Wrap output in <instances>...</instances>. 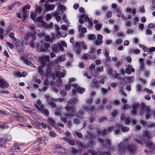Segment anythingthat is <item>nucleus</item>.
Returning a JSON list of instances; mask_svg holds the SVG:
<instances>
[{
    "mask_svg": "<svg viewBox=\"0 0 155 155\" xmlns=\"http://www.w3.org/2000/svg\"><path fill=\"white\" fill-rule=\"evenodd\" d=\"M132 109L130 114L131 115H136L140 109L139 114L144 115L146 119H148L150 117L152 111L148 107H145L144 103H142L139 105L138 102H136L132 105Z\"/></svg>",
    "mask_w": 155,
    "mask_h": 155,
    "instance_id": "obj_1",
    "label": "nucleus"
},
{
    "mask_svg": "<svg viewBox=\"0 0 155 155\" xmlns=\"http://www.w3.org/2000/svg\"><path fill=\"white\" fill-rule=\"evenodd\" d=\"M152 137L151 135L148 130L145 131L144 133L141 136H140V140L137 139H135L134 140L139 144L142 145L144 143L147 144V147L151 150H154L155 149V146L153 142H150V138Z\"/></svg>",
    "mask_w": 155,
    "mask_h": 155,
    "instance_id": "obj_2",
    "label": "nucleus"
},
{
    "mask_svg": "<svg viewBox=\"0 0 155 155\" xmlns=\"http://www.w3.org/2000/svg\"><path fill=\"white\" fill-rule=\"evenodd\" d=\"M130 141L128 139H124L118 145V150L120 154L124 153L127 150L130 152H134L136 150V147L134 145L128 144Z\"/></svg>",
    "mask_w": 155,
    "mask_h": 155,
    "instance_id": "obj_3",
    "label": "nucleus"
},
{
    "mask_svg": "<svg viewBox=\"0 0 155 155\" xmlns=\"http://www.w3.org/2000/svg\"><path fill=\"white\" fill-rule=\"evenodd\" d=\"M49 46V44L46 43H43L42 41H40L37 43L35 48L38 52H45L48 49Z\"/></svg>",
    "mask_w": 155,
    "mask_h": 155,
    "instance_id": "obj_4",
    "label": "nucleus"
},
{
    "mask_svg": "<svg viewBox=\"0 0 155 155\" xmlns=\"http://www.w3.org/2000/svg\"><path fill=\"white\" fill-rule=\"evenodd\" d=\"M98 142L100 143L101 146L103 149L108 148L109 150H110V141L109 139H107L104 142L103 140L101 139H99L97 140Z\"/></svg>",
    "mask_w": 155,
    "mask_h": 155,
    "instance_id": "obj_5",
    "label": "nucleus"
},
{
    "mask_svg": "<svg viewBox=\"0 0 155 155\" xmlns=\"http://www.w3.org/2000/svg\"><path fill=\"white\" fill-rule=\"evenodd\" d=\"M84 138L85 140H87L89 142V143L87 144V146L89 148L92 147L96 144V142L92 140L93 137L92 135L88 134Z\"/></svg>",
    "mask_w": 155,
    "mask_h": 155,
    "instance_id": "obj_6",
    "label": "nucleus"
},
{
    "mask_svg": "<svg viewBox=\"0 0 155 155\" xmlns=\"http://www.w3.org/2000/svg\"><path fill=\"white\" fill-rule=\"evenodd\" d=\"M63 72L56 71L54 74H51V75L54 79L56 77H58L60 79L64 78L66 74V71L65 70H63Z\"/></svg>",
    "mask_w": 155,
    "mask_h": 155,
    "instance_id": "obj_7",
    "label": "nucleus"
},
{
    "mask_svg": "<svg viewBox=\"0 0 155 155\" xmlns=\"http://www.w3.org/2000/svg\"><path fill=\"white\" fill-rule=\"evenodd\" d=\"M65 6L62 5H60L58 7L55 12L53 13V15L55 16L61 15L64 13V11L65 10Z\"/></svg>",
    "mask_w": 155,
    "mask_h": 155,
    "instance_id": "obj_8",
    "label": "nucleus"
},
{
    "mask_svg": "<svg viewBox=\"0 0 155 155\" xmlns=\"http://www.w3.org/2000/svg\"><path fill=\"white\" fill-rule=\"evenodd\" d=\"M35 106L36 108L39 111L42 113L44 109V106L41 104V101L38 100L37 101V104H35Z\"/></svg>",
    "mask_w": 155,
    "mask_h": 155,
    "instance_id": "obj_9",
    "label": "nucleus"
},
{
    "mask_svg": "<svg viewBox=\"0 0 155 155\" xmlns=\"http://www.w3.org/2000/svg\"><path fill=\"white\" fill-rule=\"evenodd\" d=\"M81 42H76L75 44L74 51L77 54H80L81 52V48L80 47Z\"/></svg>",
    "mask_w": 155,
    "mask_h": 155,
    "instance_id": "obj_10",
    "label": "nucleus"
},
{
    "mask_svg": "<svg viewBox=\"0 0 155 155\" xmlns=\"http://www.w3.org/2000/svg\"><path fill=\"white\" fill-rule=\"evenodd\" d=\"M19 60L20 61H23L24 63L27 65L31 66V67L34 66V65L31 64V62L23 56H21L19 58Z\"/></svg>",
    "mask_w": 155,
    "mask_h": 155,
    "instance_id": "obj_11",
    "label": "nucleus"
},
{
    "mask_svg": "<svg viewBox=\"0 0 155 155\" xmlns=\"http://www.w3.org/2000/svg\"><path fill=\"white\" fill-rule=\"evenodd\" d=\"M139 61L140 64L139 66V70L140 71H142L144 70L145 69L144 64L143 62L144 60L142 58H140L139 59Z\"/></svg>",
    "mask_w": 155,
    "mask_h": 155,
    "instance_id": "obj_12",
    "label": "nucleus"
},
{
    "mask_svg": "<svg viewBox=\"0 0 155 155\" xmlns=\"http://www.w3.org/2000/svg\"><path fill=\"white\" fill-rule=\"evenodd\" d=\"M72 86L75 89H77L78 92L80 94H82L85 91V89L84 88L78 87V86L76 84H73Z\"/></svg>",
    "mask_w": 155,
    "mask_h": 155,
    "instance_id": "obj_13",
    "label": "nucleus"
},
{
    "mask_svg": "<svg viewBox=\"0 0 155 155\" xmlns=\"http://www.w3.org/2000/svg\"><path fill=\"white\" fill-rule=\"evenodd\" d=\"M57 101L56 99L51 98L49 99V104L52 108H55L56 107V104L54 102Z\"/></svg>",
    "mask_w": 155,
    "mask_h": 155,
    "instance_id": "obj_14",
    "label": "nucleus"
},
{
    "mask_svg": "<svg viewBox=\"0 0 155 155\" xmlns=\"http://www.w3.org/2000/svg\"><path fill=\"white\" fill-rule=\"evenodd\" d=\"M50 57L48 55L40 57L39 58V60L41 63H44L43 61H49Z\"/></svg>",
    "mask_w": 155,
    "mask_h": 155,
    "instance_id": "obj_15",
    "label": "nucleus"
},
{
    "mask_svg": "<svg viewBox=\"0 0 155 155\" xmlns=\"http://www.w3.org/2000/svg\"><path fill=\"white\" fill-rule=\"evenodd\" d=\"M66 59L65 55H61L60 56L58 57V58L55 59V61L56 62H62Z\"/></svg>",
    "mask_w": 155,
    "mask_h": 155,
    "instance_id": "obj_16",
    "label": "nucleus"
},
{
    "mask_svg": "<svg viewBox=\"0 0 155 155\" xmlns=\"http://www.w3.org/2000/svg\"><path fill=\"white\" fill-rule=\"evenodd\" d=\"M52 51L56 53H58V44H53L51 45Z\"/></svg>",
    "mask_w": 155,
    "mask_h": 155,
    "instance_id": "obj_17",
    "label": "nucleus"
},
{
    "mask_svg": "<svg viewBox=\"0 0 155 155\" xmlns=\"http://www.w3.org/2000/svg\"><path fill=\"white\" fill-rule=\"evenodd\" d=\"M55 7V5H54L47 4L45 5V8L47 11L52 10Z\"/></svg>",
    "mask_w": 155,
    "mask_h": 155,
    "instance_id": "obj_18",
    "label": "nucleus"
},
{
    "mask_svg": "<svg viewBox=\"0 0 155 155\" xmlns=\"http://www.w3.org/2000/svg\"><path fill=\"white\" fill-rule=\"evenodd\" d=\"M65 109L67 111L69 112H71V113L75 114L76 113V111H75L74 108L73 107H71V108L69 106H66L65 107Z\"/></svg>",
    "mask_w": 155,
    "mask_h": 155,
    "instance_id": "obj_19",
    "label": "nucleus"
},
{
    "mask_svg": "<svg viewBox=\"0 0 155 155\" xmlns=\"http://www.w3.org/2000/svg\"><path fill=\"white\" fill-rule=\"evenodd\" d=\"M8 85L5 82H4L3 80L0 79V87L2 88H5L8 87Z\"/></svg>",
    "mask_w": 155,
    "mask_h": 155,
    "instance_id": "obj_20",
    "label": "nucleus"
},
{
    "mask_svg": "<svg viewBox=\"0 0 155 155\" xmlns=\"http://www.w3.org/2000/svg\"><path fill=\"white\" fill-rule=\"evenodd\" d=\"M22 12L23 13L22 18L24 20L29 15V12L26 10L22 9Z\"/></svg>",
    "mask_w": 155,
    "mask_h": 155,
    "instance_id": "obj_21",
    "label": "nucleus"
},
{
    "mask_svg": "<svg viewBox=\"0 0 155 155\" xmlns=\"http://www.w3.org/2000/svg\"><path fill=\"white\" fill-rule=\"evenodd\" d=\"M84 114V111L81 109L79 110L76 117L81 119L83 118V115Z\"/></svg>",
    "mask_w": 155,
    "mask_h": 155,
    "instance_id": "obj_22",
    "label": "nucleus"
},
{
    "mask_svg": "<svg viewBox=\"0 0 155 155\" xmlns=\"http://www.w3.org/2000/svg\"><path fill=\"white\" fill-rule=\"evenodd\" d=\"M28 36L34 40L36 38V35L35 31H31L28 33Z\"/></svg>",
    "mask_w": 155,
    "mask_h": 155,
    "instance_id": "obj_23",
    "label": "nucleus"
},
{
    "mask_svg": "<svg viewBox=\"0 0 155 155\" xmlns=\"http://www.w3.org/2000/svg\"><path fill=\"white\" fill-rule=\"evenodd\" d=\"M91 85H92V88H98L99 86L97 83V81L95 79H94L91 83Z\"/></svg>",
    "mask_w": 155,
    "mask_h": 155,
    "instance_id": "obj_24",
    "label": "nucleus"
},
{
    "mask_svg": "<svg viewBox=\"0 0 155 155\" xmlns=\"http://www.w3.org/2000/svg\"><path fill=\"white\" fill-rule=\"evenodd\" d=\"M117 126L123 132H126L129 130V128L128 127H124L122 125H117Z\"/></svg>",
    "mask_w": 155,
    "mask_h": 155,
    "instance_id": "obj_25",
    "label": "nucleus"
},
{
    "mask_svg": "<svg viewBox=\"0 0 155 155\" xmlns=\"http://www.w3.org/2000/svg\"><path fill=\"white\" fill-rule=\"evenodd\" d=\"M97 134L98 135L100 134L102 137H105L107 134L106 131L105 130H102L101 132L100 131L98 130Z\"/></svg>",
    "mask_w": 155,
    "mask_h": 155,
    "instance_id": "obj_26",
    "label": "nucleus"
},
{
    "mask_svg": "<svg viewBox=\"0 0 155 155\" xmlns=\"http://www.w3.org/2000/svg\"><path fill=\"white\" fill-rule=\"evenodd\" d=\"M86 13H84L79 16L80 19H79V22L80 24H83L84 23V21L83 20V18L86 16Z\"/></svg>",
    "mask_w": 155,
    "mask_h": 155,
    "instance_id": "obj_27",
    "label": "nucleus"
},
{
    "mask_svg": "<svg viewBox=\"0 0 155 155\" xmlns=\"http://www.w3.org/2000/svg\"><path fill=\"white\" fill-rule=\"evenodd\" d=\"M134 69L133 68H126L125 72L126 73L130 74L131 72H134Z\"/></svg>",
    "mask_w": 155,
    "mask_h": 155,
    "instance_id": "obj_28",
    "label": "nucleus"
},
{
    "mask_svg": "<svg viewBox=\"0 0 155 155\" xmlns=\"http://www.w3.org/2000/svg\"><path fill=\"white\" fill-rule=\"evenodd\" d=\"M78 100L77 98H71L69 101L68 104H67V105H69V104H76V103L78 101Z\"/></svg>",
    "mask_w": 155,
    "mask_h": 155,
    "instance_id": "obj_29",
    "label": "nucleus"
},
{
    "mask_svg": "<svg viewBox=\"0 0 155 155\" xmlns=\"http://www.w3.org/2000/svg\"><path fill=\"white\" fill-rule=\"evenodd\" d=\"M47 122L48 124L51 125H54L55 124V121L53 118H49L47 120Z\"/></svg>",
    "mask_w": 155,
    "mask_h": 155,
    "instance_id": "obj_30",
    "label": "nucleus"
},
{
    "mask_svg": "<svg viewBox=\"0 0 155 155\" xmlns=\"http://www.w3.org/2000/svg\"><path fill=\"white\" fill-rule=\"evenodd\" d=\"M136 90L138 93L140 92L142 90L141 85L139 84H137L136 86Z\"/></svg>",
    "mask_w": 155,
    "mask_h": 155,
    "instance_id": "obj_31",
    "label": "nucleus"
},
{
    "mask_svg": "<svg viewBox=\"0 0 155 155\" xmlns=\"http://www.w3.org/2000/svg\"><path fill=\"white\" fill-rule=\"evenodd\" d=\"M43 66H40L38 68V71L39 73L42 76L44 74V71L43 70Z\"/></svg>",
    "mask_w": 155,
    "mask_h": 155,
    "instance_id": "obj_32",
    "label": "nucleus"
},
{
    "mask_svg": "<svg viewBox=\"0 0 155 155\" xmlns=\"http://www.w3.org/2000/svg\"><path fill=\"white\" fill-rule=\"evenodd\" d=\"M96 108L93 106H91L89 107L88 112L91 114H93Z\"/></svg>",
    "mask_w": 155,
    "mask_h": 155,
    "instance_id": "obj_33",
    "label": "nucleus"
},
{
    "mask_svg": "<svg viewBox=\"0 0 155 155\" xmlns=\"http://www.w3.org/2000/svg\"><path fill=\"white\" fill-rule=\"evenodd\" d=\"M125 79L127 81L128 83H130L133 82L134 80V78L133 77H126Z\"/></svg>",
    "mask_w": 155,
    "mask_h": 155,
    "instance_id": "obj_34",
    "label": "nucleus"
},
{
    "mask_svg": "<svg viewBox=\"0 0 155 155\" xmlns=\"http://www.w3.org/2000/svg\"><path fill=\"white\" fill-rule=\"evenodd\" d=\"M81 45L82 48L84 50H86L87 49V47L86 44L85 42L84 41H82L81 42Z\"/></svg>",
    "mask_w": 155,
    "mask_h": 155,
    "instance_id": "obj_35",
    "label": "nucleus"
},
{
    "mask_svg": "<svg viewBox=\"0 0 155 155\" xmlns=\"http://www.w3.org/2000/svg\"><path fill=\"white\" fill-rule=\"evenodd\" d=\"M89 40H93L96 38V35L93 34H90L88 36Z\"/></svg>",
    "mask_w": 155,
    "mask_h": 155,
    "instance_id": "obj_36",
    "label": "nucleus"
},
{
    "mask_svg": "<svg viewBox=\"0 0 155 155\" xmlns=\"http://www.w3.org/2000/svg\"><path fill=\"white\" fill-rule=\"evenodd\" d=\"M52 68L49 67H48L46 69L47 71V73L46 76L47 77H48L49 75L51 73L52 71Z\"/></svg>",
    "mask_w": 155,
    "mask_h": 155,
    "instance_id": "obj_37",
    "label": "nucleus"
},
{
    "mask_svg": "<svg viewBox=\"0 0 155 155\" xmlns=\"http://www.w3.org/2000/svg\"><path fill=\"white\" fill-rule=\"evenodd\" d=\"M37 14L35 12H33L30 15L31 18L33 20H35L37 16Z\"/></svg>",
    "mask_w": 155,
    "mask_h": 155,
    "instance_id": "obj_38",
    "label": "nucleus"
},
{
    "mask_svg": "<svg viewBox=\"0 0 155 155\" xmlns=\"http://www.w3.org/2000/svg\"><path fill=\"white\" fill-rule=\"evenodd\" d=\"M74 115V114L71 113L70 112H69L68 114L66 113L64 114V116L65 117H68V119L70 117H73Z\"/></svg>",
    "mask_w": 155,
    "mask_h": 155,
    "instance_id": "obj_39",
    "label": "nucleus"
},
{
    "mask_svg": "<svg viewBox=\"0 0 155 155\" xmlns=\"http://www.w3.org/2000/svg\"><path fill=\"white\" fill-rule=\"evenodd\" d=\"M122 64V63L120 61H118L114 64V65L115 67L118 68Z\"/></svg>",
    "mask_w": 155,
    "mask_h": 155,
    "instance_id": "obj_40",
    "label": "nucleus"
},
{
    "mask_svg": "<svg viewBox=\"0 0 155 155\" xmlns=\"http://www.w3.org/2000/svg\"><path fill=\"white\" fill-rule=\"evenodd\" d=\"M74 134L77 136V137L79 138H82L83 137L82 134L77 131H75Z\"/></svg>",
    "mask_w": 155,
    "mask_h": 155,
    "instance_id": "obj_41",
    "label": "nucleus"
},
{
    "mask_svg": "<svg viewBox=\"0 0 155 155\" xmlns=\"http://www.w3.org/2000/svg\"><path fill=\"white\" fill-rule=\"evenodd\" d=\"M102 26V25L101 24H98L97 25H95L94 26V27L96 30L99 31L101 28Z\"/></svg>",
    "mask_w": 155,
    "mask_h": 155,
    "instance_id": "obj_42",
    "label": "nucleus"
},
{
    "mask_svg": "<svg viewBox=\"0 0 155 155\" xmlns=\"http://www.w3.org/2000/svg\"><path fill=\"white\" fill-rule=\"evenodd\" d=\"M42 10V8L40 6L37 7L35 9V11L36 13H38L40 14L41 13Z\"/></svg>",
    "mask_w": 155,
    "mask_h": 155,
    "instance_id": "obj_43",
    "label": "nucleus"
},
{
    "mask_svg": "<svg viewBox=\"0 0 155 155\" xmlns=\"http://www.w3.org/2000/svg\"><path fill=\"white\" fill-rule=\"evenodd\" d=\"M144 74L145 77L148 78L150 74V72L149 71L146 70L144 73Z\"/></svg>",
    "mask_w": 155,
    "mask_h": 155,
    "instance_id": "obj_44",
    "label": "nucleus"
},
{
    "mask_svg": "<svg viewBox=\"0 0 155 155\" xmlns=\"http://www.w3.org/2000/svg\"><path fill=\"white\" fill-rule=\"evenodd\" d=\"M81 123V120L77 118H75L73 120V123L76 124H78Z\"/></svg>",
    "mask_w": 155,
    "mask_h": 155,
    "instance_id": "obj_45",
    "label": "nucleus"
},
{
    "mask_svg": "<svg viewBox=\"0 0 155 155\" xmlns=\"http://www.w3.org/2000/svg\"><path fill=\"white\" fill-rule=\"evenodd\" d=\"M61 108H59L58 109H57L55 113L54 114L56 116H58L59 115H60L61 114V113L60 112V110H61Z\"/></svg>",
    "mask_w": 155,
    "mask_h": 155,
    "instance_id": "obj_46",
    "label": "nucleus"
},
{
    "mask_svg": "<svg viewBox=\"0 0 155 155\" xmlns=\"http://www.w3.org/2000/svg\"><path fill=\"white\" fill-rule=\"evenodd\" d=\"M21 72L19 71H16L14 73V76L16 78L18 77H21Z\"/></svg>",
    "mask_w": 155,
    "mask_h": 155,
    "instance_id": "obj_47",
    "label": "nucleus"
},
{
    "mask_svg": "<svg viewBox=\"0 0 155 155\" xmlns=\"http://www.w3.org/2000/svg\"><path fill=\"white\" fill-rule=\"evenodd\" d=\"M123 42V40L121 39H118L115 41L116 44L119 45Z\"/></svg>",
    "mask_w": 155,
    "mask_h": 155,
    "instance_id": "obj_48",
    "label": "nucleus"
},
{
    "mask_svg": "<svg viewBox=\"0 0 155 155\" xmlns=\"http://www.w3.org/2000/svg\"><path fill=\"white\" fill-rule=\"evenodd\" d=\"M95 68V64L94 63H92L91 64V65L89 67V69L91 71V73H93V70Z\"/></svg>",
    "mask_w": 155,
    "mask_h": 155,
    "instance_id": "obj_49",
    "label": "nucleus"
},
{
    "mask_svg": "<svg viewBox=\"0 0 155 155\" xmlns=\"http://www.w3.org/2000/svg\"><path fill=\"white\" fill-rule=\"evenodd\" d=\"M102 43H103V41H102L99 40H97L95 41V43L94 45H98L101 44Z\"/></svg>",
    "mask_w": 155,
    "mask_h": 155,
    "instance_id": "obj_50",
    "label": "nucleus"
},
{
    "mask_svg": "<svg viewBox=\"0 0 155 155\" xmlns=\"http://www.w3.org/2000/svg\"><path fill=\"white\" fill-rule=\"evenodd\" d=\"M104 70L103 67L101 66L100 67H98L97 68L96 71L97 72H101L103 71Z\"/></svg>",
    "mask_w": 155,
    "mask_h": 155,
    "instance_id": "obj_51",
    "label": "nucleus"
},
{
    "mask_svg": "<svg viewBox=\"0 0 155 155\" xmlns=\"http://www.w3.org/2000/svg\"><path fill=\"white\" fill-rule=\"evenodd\" d=\"M48 87L45 86L42 89H39L40 92L45 91L48 89Z\"/></svg>",
    "mask_w": 155,
    "mask_h": 155,
    "instance_id": "obj_52",
    "label": "nucleus"
},
{
    "mask_svg": "<svg viewBox=\"0 0 155 155\" xmlns=\"http://www.w3.org/2000/svg\"><path fill=\"white\" fill-rule=\"evenodd\" d=\"M146 33L147 35H151L152 34V32L150 29H148L146 30Z\"/></svg>",
    "mask_w": 155,
    "mask_h": 155,
    "instance_id": "obj_53",
    "label": "nucleus"
},
{
    "mask_svg": "<svg viewBox=\"0 0 155 155\" xmlns=\"http://www.w3.org/2000/svg\"><path fill=\"white\" fill-rule=\"evenodd\" d=\"M7 44L11 49H12L14 47L13 45L11 43L7 42Z\"/></svg>",
    "mask_w": 155,
    "mask_h": 155,
    "instance_id": "obj_54",
    "label": "nucleus"
},
{
    "mask_svg": "<svg viewBox=\"0 0 155 155\" xmlns=\"http://www.w3.org/2000/svg\"><path fill=\"white\" fill-rule=\"evenodd\" d=\"M9 37L12 38L14 41H15L16 39L14 37L13 34L12 33H11L9 35Z\"/></svg>",
    "mask_w": 155,
    "mask_h": 155,
    "instance_id": "obj_55",
    "label": "nucleus"
},
{
    "mask_svg": "<svg viewBox=\"0 0 155 155\" xmlns=\"http://www.w3.org/2000/svg\"><path fill=\"white\" fill-rule=\"evenodd\" d=\"M112 13L111 11H108L106 13V16L108 18H110L111 16Z\"/></svg>",
    "mask_w": 155,
    "mask_h": 155,
    "instance_id": "obj_56",
    "label": "nucleus"
},
{
    "mask_svg": "<svg viewBox=\"0 0 155 155\" xmlns=\"http://www.w3.org/2000/svg\"><path fill=\"white\" fill-rule=\"evenodd\" d=\"M144 90L149 94H152L153 93V92L151 90L148 89L147 88H145L144 89Z\"/></svg>",
    "mask_w": 155,
    "mask_h": 155,
    "instance_id": "obj_57",
    "label": "nucleus"
},
{
    "mask_svg": "<svg viewBox=\"0 0 155 155\" xmlns=\"http://www.w3.org/2000/svg\"><path fill=\"white\" fill-rule=\"evenodd\" d=\"M53 16L55 17V19L58 22L60 21L61 19V17L59 15L56 16L54 15L53 14Z\"/></svg>",
    "mask_w": 155,
    "mask_h": 155,
    "instance_id": "obj_58",
    "label": "nucleus"
},
{
    "mask_svg": "<svg viewBox=\"0 0 155 155\" xmlns=\"http://www.w3.org/2000/svg\"><path fill=\"white\" fill-rule=\"evenodd\" d=\"M108 6L107 5H104L102 6V9L104 12L106 11L108 8Z\"/></svg>",
    "mask_w": 155,
    "mask_h": 155,
    "instance_id": "obj_59",
    "label": "nucleus"
},
{
    "mask_svg": "<svg viewBox=\"0 0 155 155\" xmlns=\"http://www.w3.org/2000/svg\"><path fill=\"white\" fill-rule=\"evenodd\" d=\"M132 52L134 54H137L140 53V51L139 49H136L132 50Z\"/></svg>",
    "mask_w": 155,
    "mask_h": 155,
    "instance_id": "obj_60",
    "label": "nucleus"
},
{
    "mask_svg": "<svg viewBox=\"0 0 155 155\" xmlns=\"http://www.w3.org/2000/svg\"><path fill=\"white\" fill-rule=\"evenodd\" d=\"M50 135L53 137H55L56 136H57V135L56 134V133L54 131H51L50 132Z\"/></svg>",
    "mask_w": 155,
    "mask_h": 155,
    "instance_id": "obj_61",
    "label": "nucleus"
},
{
    "mask_svg": "<svg viewBox=\"0 0 155 155\" xmlns=\"http://www.w3.org/2000/svg\"><path fill=\"white\" fill-rule=\"evenodd\" d=\"M114 131L116 134H118L120 133V130L119 129H117V127H115L114 129Z\"/></svg>",
    "mask_w": 155,
    "mask_h": 155,
    "instance_id": "obj_62",
    "label": "nucleus"
},
{
    "mask_svg": "<svg viewBox=\"0 0 155 155\" xmlns=\"http://www.w3.org/2000/svg\"><path fill=\"white\" fill-rule=\"evenodd\" d=\"M58 51L60 50L61 51H64V48L62 46L61 44H59L58 45Z\"/></svg>",
    "mask_w": 155,
    "mask_h": 155,
    "instance_id": "obj_63",
    "label": "nucleus"
},
{
    "mask_svg": "<svg viewBox=\"0 0 155 155\" xmlns=\"http://www.w3.org/2000/svg\"><path fill=\"white\" fill-rule=\"evenodd\" d=\"M90 55L88 54H84L83 55V58L84 59H88V58H89Z\"/></svg>",
    "mask_w": 155,
    "mask_h": 155,
    "instance_id": "obj_64",
    "label": "nucleus"
}]
</instances>
